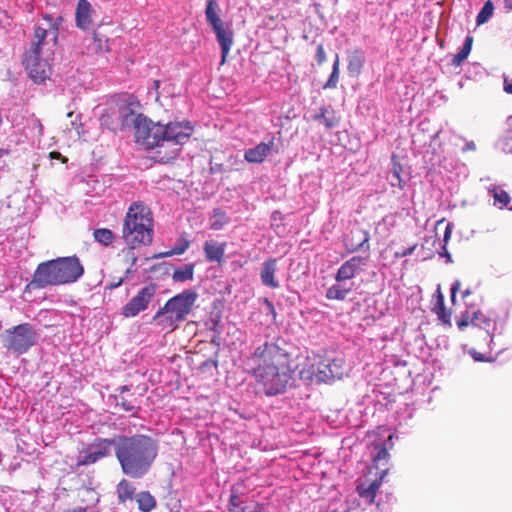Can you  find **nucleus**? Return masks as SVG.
I'll return each mask as SVG.
<instances>
[{
  "instance_id": "31",
  "label": "nucleus",
  "mask_w": 512,
  "mask_h": 512,
  "mask_svg": "<svg viewBox=\"0 0 512 512\" xmlns=\"http://www.w3.org/2000/svg\"><path fill=\"white\" fill-rule=\"evenodd\" d=\"M471 325L488 331L491 326V319L479 310H472Z\"/></svg>"
},
{
  "instance_id": "22",
  "label": "nucleus",
  "mask_w": 512,
  "mask_h": 512,
  "mask_svg": "<svg viewBox=\"0 0 512 512\" xmlns=\"http://www.w3.org/2000/svg\"><path fill=\"white\" fill-rule=\"evenodd\" d=\"M136 488L132 482L123 478L116 486L117 500L119 504H125L128 500L131 501L134 497Z\"/></svg>"
},
{
  "instance_id": "20",
  "label": "nucleus",
  "mask_w": 512,
  "mask_h": 512,
  "mask_svg": "<svg viewBox=\"0 0 512 512\" xmlns=\"http://www.w3.org/2000/svg\"><path fill=\"white\" fill-rule=\"evenodd\" d=\"M353 283L347 281L337 282L326 290V298L329 300H344L352 291Z\"/></svg>"
},
{
  "instance_id": "59",
  "label": "nucleus",
  "mask_w": 512,
  "mask_h": 512,
  "mask_svg": "<svg viewBox=\"0 0 512 512\" xmlns=\"http://www.w3.org/2000/svg\"><path fill=\"white\" fill-rule=\"evenodd\" d=\"M230 45H231V40L228 38V36L226 35V46H225V49H226V54L228 53V50L230 48Z\"/></svg>"
},
{
  "instance_id": "38",
  "label": "nucleus",
  "mask_w": 512,
  "mask_h": 512,
  "mask_svg": "<svg viewBox=\"0 0 512 512\" xmlns=\"http://www.w3.org/2000/svg\"><path fill=\"white\" fill-rule=\"evenodd\" d=\"M43 20H45L47 22L48 27L45 28L47 30V32L49 30L53 31L54 37H56L58 34V29H59V22L57 20H55L51 14H44Z\"/></svg>"
},
{
  "instance_id": "6",
  "label": "nucleus",
  "mask_w": 512,
  "mask_h": 512,
  "mask_svg": "<svg viewBox=\"0 0 512 512\" xmlns=\"http://www.w3.org/2000/svg\"><path fill=\"white\" fill-rule=\"evenodd\" d=\"M198 295L191 289L170 298L153 317L157 326L170 332L174 331L180 322H183L191 313Z\"/></svg>"
},
{
  "instance_id": "55",
  "label": "nucleus",
  "mask_w": 512,
  "mask_h": 512,
  "mask_svg": "<svg viewBox=\"0 0 512 512\" xmlns=\"http://www.w3.org/2000/svg\"><path fill=\"white\" fill-rule=\"evenodd\" d=\"M505 8L512 10V0H504Z\"/></svg>"
},
{
  "instance_id": "51",
  "label": "nucleus",
  "mask_w": 512,
  "mask_h": 512,
  "mask_svg": "<svg viewBox=\"0 0 512 512\" xmlns=\"http://www.w3.org/2000/svg\"><path fill=\"white\" fill-rule=\"evenodd\" d=\"M504 91L508 94H512V81H508L507 79H505Z\"/></svg>"
},
{
  "instance_id": "29",
  "label": "nucleus",
  "mask_w": 512,
  "mask_h": 512,
  "mask_svg": "<svg viewBox=\"0 0 512 512\" xmlns=\"http://www.w3.org/2000/svg\"><path fill=\"white\" fill-rule=\"evenodd\" d=\"M314 119L319 123L325 125L327 128H333L338 124V119L333 111L328 108H320V113L314 116Z\"/></svg>"
},
{
  "instance_id": "40",
  "label": "nucleus",
  "mask_w": 512,
  "mask_h": 512,
  "mask_svg": "<svg viewBox=\"0 0 512 512\" xmlns=\"http://www.w3.org/2000/svg\"><path fill=\"white\" fill-rule=\"evenodd\" d=\"M233 330V334L235 335V338H236V341L240 343V345L242 344V339H243V333L238 330L234 325H226V331L230 334L231 331Z\"/></svg>"
},
{
  "instance_id": "46",
  "label": "nucleus",
  "mask_w": 512,
  "mask_h": 512,
  "mask_svg": "<svg viewBox=\"0 0 512 512\" xmlns=\"http://www.w3.org/2000/svg\"><path fill=\"white\" fill-rule=\"evenodd\" d=\"M124 279L123 278H118V279H113L108 285H107V288L112 290V289H115L117 287H119L122 283H123Z\"/></svg>"
},
{
  "instance_id": "63",
  "label": "nucleus",
  "mask_w": 512,
  "mask_h": 512,
  "mask_svg": "<svg viewBox=\"0 0 512 512\" xmlns=\"http://www.w3.org/2000/svg\"><path fill=\"white\" fill-rule=\"evenodd\" d=\"M451 300H452V302H454L456 300V294L451 293Z\"/></svg>"
},
{
  "instance_id": "64",
  "label": "nucleus",
  "mask_w": 512,
  "mask_h": 512,
  "mask_svg": "<svg viewBox=\"0 0 512 512\" xmlns=\"http://www.w3.org/2000/svg\"><path fill=\"white\" fill-rule=\"evenodd\" d=\"M367 241H368V235L366 234L363 243L367 242Z\"/></svg>"
},
{
  "instance_id": "19",
  "label": "nucleus",
  "mask_w": 512,
  "mask_h": 512,
  "mask_svg": "<svg viewBox=\"0 0 512 512\" xmlns=\"http://www.w3.org/2000/svg\"><path fill=\"white\" fill-rule=\"evenodd\" d=\"M277 270V260L276 259H269L268 261L264 262L261 272H260V278L262 283L265 286L277 288L279 287V282L275 280L274 275Z\"/></svg>"
},
{
  "instance_id": "3",
  "label": "nucleus",
  "mask_w": 512,
  "mask_h": 512,
  "mask_svg": "<svg viewBox=\"0 0 512 512\" xmlns=\"http://www.w3.org/2000/svg\"><path fill=\"white\" fill-rule=\"evenodd\" d=\"M83 274L84 267L77 256L58 257L38 264L27 287L43 289L71 284Z\"/></svg>"
},
{
  "instance_id": "23",
  "label": "nucleus",
  "mask_w": 512,
  "mask_h": 512,
  "mask_svg": "<svg viewBox=\"0 0 512 512\" xmlns=\"http://www.w3.org/2000/svg\"><path fill=\"white\" fill-rule=\"evenodd\" d=\"M135 499L141 512H151L156 507V499L148 491L139 492L136 494Z\"/></svg>"
},
{
  "instance_id": "43",
  "label": "nucleus",
  "mask_w": 512,
  "mask_h": 512,
  "mask_svg": "<svg viewBox=\"0 0 512 512\" xmlns=\"http://www.w3.org/2000/svg\"><path fill=\"white\" fill-rule=\"evenodd\" d=\"M389 454L386 449H381L377 455L374 457L375 462L385 461L388 458Z\"/></svg>"
},
{
  "instance_id": "36",
  "label": "nucleus",
  "mask_w": 512,
  "mask_h": 512,
  "mask_svg": "<svg viewBox=\"0 0 512 512\" xmlns=\"http://www.w3.org/2000/svg\"><path fill=\"white\" fill-rule=\"evenodd\" d=\"M493 11H494L493 3L490 0L486 1L483 5L482 9L480 10V12L477 15V19H476L477 25H482V24L486 23L491 18Z\"/></svg>"
},
{
  "instance_id": "35",
  "label": "nucleus",
  "mask_w": 512,
  "mask_h": 512,
  "mask_svg": "<svg viewBox=\"0 0 512 512\" xmlns=\"http://www.w3.org/2000/svg\"><path fill=\"white\" fill-rule=\"evenodd\" d=\"M189 246H190V241L187 240L186 238H181L179 240L178 244H176L170 251L163 252L155 257L158 258V257H169L172 255H181L189 248Z\"/></svg>"
},
{
  "instance_id": "49",
  "label": "nucleus",
  "mask_w": 512,
  "mask_h": 512,
  "mask_svg": "<svg viewBox=\"0 0 512 512\" xmlns=\"http://www.w3.org/2000/svg\"><path fill=\"white\" fill-rule=\"evenodd\" d=\"M476 150V144L473 141L466 142L465 146L463 147V151H474Z\"/></svg>"
},
{
  "instance_id": "15",
  "label": "nucleus",
  "mask_w": 512,
  "mask_h": 512,
  "mask_svg": "<svg viewBox=\"0 0 512 512\" xmlns=\"http://www.w3.org/2000/svg\"><path fill=\"white\" fill-rule=\"evenodd\" d=\"M387 474V470H382L376 474L374 479H368L357 486V491L362 498H365L369 503H373L377 491L382 485L383 479Z\"/></svg>"
},
{
  "instance_id": "61",
  "label": "nucleus",
  "mask_w": 512,
  "mask_h": 512,
  "mask_svg": "<svg viewBox=\"0 0 512 512\" xmlns=\"http://www.w3.org/2000/svg\"><path fill=\"white\" fill-rule=\"evenodd\" d=\"M468 295H470V290L467 289L463 292V298H466Z\"/></svg>"
},
{
  "instance_id": "44",
  "label": "nucleus",
  "mask_w": 512,
  "mask_h": 512,
  "mask_svg": "<svg viewBox=\"0 0 512 512\" xmlns=\"http://www.w3.org/2000/svg\"><path fill=\"white\" fill-rule=\"evenodd\" d=\"M317 61L321 64L326 59V54L322 45L318 46L316 53Z\"/></svg>"
},
{
  "instance_id": "47",
  "label": "nucleus",
  "mask_w": 512,
  "mask_h": 512,
  "mask_svg": "<svg viewBox=\"0 0 512 512\" xmlns=\"http://www.w3.org/2000/svg\"><path fill=\"white\" fill-rule=\"evenodd\" d=\"M51 159H60L63 163L67 162V158L64 157L60 152L52 151L49 154Z\"/></svg>"
},
{
  "instance_id": "42",
  "label": "nucleus",
  "mask_w": 512,
  "mask_h": 512,
  "mask_svg": "<svg viewBox=\"0 0 512 512\" xmlns=\"http://www.w3.org/2000/svg\"><path fill=\"white\" fill-rule=\"evenodd\" d=\"M452 227H453L452 223H448L446 225L445 232H444V237H443V241H444L443 249H445L446 244L448 243L449 239L451 238Z\"/></svg>"
},
{
  "instance_id": "13",
  "label": "nucleus",
  "mask_w": 512,
  "mask_h": 512,
  "mask_svg": "<svg viewBox=\"0 0 512 512\" xmlns=\"http://www.w3.org/2000/svg\"><path fill=\"white\" fill-rule=\"evenodd\" d=\"M219 8L216 0H207V6L205 10L206 20L212 26L216 33L218 43L221 48V60L220 65L224 64V29L221 25V20L217 16V9Z\"/></svg>"
},
{
  "instance_id": "57",
  "label": "nucleus",
  "mask_w": 512,
  "mask_h": 512,
  "mask_svg": "<svg viewBox=\"0 0 512 512\" xmlns=\"http://www.w3.org/2000/svg\"><path fill=\"white\" fill-rule=\"evenodd\" d=\"M439 306H440L441 311L444 310L443 296L440 292H439Z\"/></svg>"
},
{
  "instance_id": "34",
  "label": "nucleus",
  "mask_w": 512,
  "mask_h": 512,
  "mask_svg": "<svg viewBox=\"0 0 512 512\" xmlns=\"http://www.w3.org/2000/svg\"><path fill=\"white\" fill-rule=\"evenodd\" d=\"M472 42L473 38L471 36H467L461 50L455 55L453 59V63L455 65H460L461 62H463L468 57L471 52Z\"/></svg>"
},
{
  "instance_id": "28",
  "label": "nucleus",
  "mask_w": 512,
  "mask_h": 512,
  "mask_svg": "<svg viewBox=\"0 0 512 512\" xmlns=\"http://www.w3.org/2000/svg\"><path fill=\"white\" fill-rule=\"evenodd\" d=\"M115 234L108 228H98L93 232L94 240L104 247L110 246L115 240Z\"/></svg>"
},
{
  "instance_id": "10",
  "label": "nucleus",
  "mask_w": 512,
  "mask_h": 512,
  "mask_svg": "<svg viewBox=\"0 0 512 512\" xmlns=\"http://www.w3.org/2000/svg\"><path fill=\"white\" fill-rule=\"evenodd\" d=\"M112 439L97 438L83 448L77 458L76 467L89 466L110 455Z\"/></svg>"
},
{
  "instance_id": "50",
  "label": "nucleus",
  "mask_w": 512,
  "mask_h": 512,
  "mask_svg": "<svg viewBox=\"0 0 512 512\" xmlns=\"http://www.w3.org/2000/svg\"><path fill=\"white\" fill-rule=\"evenodd\" d=\"M469 353L476 361H484L485 360L484 357L475 350H471Z\"/></svg>"
},
{
  "instance_id": "60",
  "label": "nucleus",
  "mask_w": 512,
  "mask_h": 512,
  "mask_svg": "<svg viewBox=\"0 0 512 512\" xmlns=\"http://www.w3.org/2000/svg\"><path fill=\"white\" fill-rule=\"evenodd\" d=\"M261 507L256 506L253 510H250L249 512H261Z\"/></svg>"
},
{
  "instance_id": "52",
  "label": "nucleus",
  "mask_w": 512,
  "mask_h": 512,
  "mask_svg": "<svg viewBox=\"0 0 512 512\" xmlns=\"http://www.w3.org/2000/svg\"><path fill=\"white\" fill-rule=\"evenodd\" d=\"M461 287V283L459 280H456L453 284H452V287H451V293L452 294H456L459 289Z\"/></svg>"
},
{
  "instance_id": "17",
  "label": "nucleus",
  "mask_w": 512,
  "mask_h": 512,
  "mask_svg": "<svg viewBox=\"0 0 512 512\" xmlns=\"http://www.w3.org/2000/svg\"><path fill=\"white\" fill-rule=\"evenodd\" d=\"M274 146V138L271 137L268 142H261L255 147L247 149L244 158L250 163H261L270 154Z\"/></svg>"
},
{
  "instance_id": "7",
  "label": "nucleus",
  "mask_w": 512,
  "mask_h": 512,
  "mask_svg": "<svg viewBox=\"0 0 512 512\" xmlns=\"http://www.w3.org/2000/svg\"><path fill=\"white\" fill-rule=\"evenodd\" d=\"M46 37L47 30L36 26L29 47L24 51L21 60L29 77L35 83L44 82L50 75L49 61L43 56V49L47 44Z\"/></svg>"
},
{
  "instance_id": "2",
  "label": "nucleus",
  "mask_w": 512,
  "mask_h": 512,
  "mask_svg": "<svg viewBox=\"0 0 512 512\" xmlns=\"http://www.w3.org/2000/svg\"><path fill=\"white\" fill-rule=\"evenodd\" d=\"M112 442L123 474L132 479H141L150 471L159 449L155 439L143 434L117 435Z\"/></svg>"
},
{
  "instance_id": "39",
  "label": "nucleus",
  "mask_w": 512,
  "mask_h": 512,
  "mask_svg": "<svg viewBox=\"0 0 512 512\" xmlns=\"http://www.w3.org/2000/svg\"><path fill=\"white\" fill-rule=\"evenodd\" d=\"M471 318H472V311L467 310L465 314L462 316V318L457 322V325L460 329H463L464 327H467L471 324Z\"/></svg>"
},
{
  "instance_id": "30",
  "label": "nucleus",
  "mask_w": 512,
  "mask_h": 512,
  "mask_svg": "<svg viewBox=\"0 0 512 512\" xmlns=\"http://www.w3.org/2000/svg\"><path fill=\"white\" fill-rule=\"evenodd\" d=\"M339 73H340V59L339 56L336 54L333 66H332V72L327 80V82L324 84V89H334L337 87L339 82Z\"/></svg>"
},
{
  "instance_id": "21",
  "label": "nucleus",
  "mask_w": 512,
  "mask_h": 512,
  "mask_svg": "<svg viewBox=\"0 0 512 512\" xmlns=\"http://www.w3.org/2000/svg\"><path fill=\"white\" fill-rule=\"evenodd\" d=\"M203 250L207 261L221 262L224 255V244L213 239L207 240Z\"/></svg>"
},
{
  "instance_id": "33",
  "label": "nucleus",
  "mask_w": 512,
  "mask_h": 512,
  "mask_svg": "<svg viewBox=\"0 0 512 512\" xmlns=\"http://www.w3.org/2000/svg\"><path fill=\"white\" fill-rule=\"evenodd\" d=\"M116 406L120 407L125 412H132L133 415L138 411L134 400L127 399L123 394L115 395Z\"/></svg>"
},
{
  "instance_id": "41",
  "label": "nucleus",
  "mask_w": 512,
  "mask_h": 512,
  "mask_svg": "<svg viewBox=\"0 0 512 512\" xmlns=\"http://www.w3.org/2000/svg\"><path fill=\"white\" fill-rule=\"evenodd\" d=\"M391 185L398 186L400 188H402V186H403L402 180L400 178L399 170H397L396 168H394V171H393V175L391 178Z\"/></svg>"
},
{
  "instance_id": "16",
  "label": "nucleus",
  "mask_w": 512,
  "mask_h": 512,
  "mask_svg": "<svg viewBox=\"0 0 512 512\" xmlns=\"http://www.w3.org/2000/svg\"><path fill=\"white\" fill-rule=\"evenodd\" d=\"M317 368H319V356H306L300 359L296 366L299 377L305 381H317Z\"/></svg>"
},
{
  "instance_id": "37",
  "label": "nucleus",
  "mask_w": 512,
  "mask_h": 512,
  "mask_svg": "<svg viewBox=\"0 0 512 512\" xmlns=\"http://www.w3.org/2000/svg\"><path fill=\"white\" fill-rule=\"evenodd\" d=\"M134 249L135 248L127 246V248L122 250V254L125 257V260L129 263V268L127 269V272H129L137 262V256L134 253Z\"/></svg>"
},
{
  "instance_id": "12",
  "label": "nucleus",
  "mask_w": 512,
  "mask_h": 512,
  "mask_svg": "<svg viewBox=\"0 0 512 512\" xmlns=\"http://www.w3.org/2000/svg\"><path fill=\"white\" fill-rule=\"evenodd\" d=\"M347 373V365L342 358L323 359L319 356V368H317V381L329 382L341 379Z\"/></svg>"
},
{
  "instance_id": "9",
  "label": "nucleus",
  "mask_w": 512,
  "mask_h": 512,
  "mask_svg": "<svg viewBox=\"0 0 512 512\" xmlns=\"http://www.w3.org/2000/svg\"><path fill=\"white\" fill-rule=\"evenodd\" d=\"M121 123L123 127L133 125L138 141L143 140L148 147H158V138L152 135L155 124H152L143 114H137L131 109H126V112L121 116Z\"/></svg>"
},
{
  "instance_id": "14",
  "label": "nucleus",
  "mask_w": 512,
  "mask_h": 512,
  "mask_svg": "<svg viewBox=\"0 0 512 512\" xmlns=\"http://www.w3.org/2000/svg\"><path fill=\"white\" fill-rule=\"evenodd\" d=\"M367 264V259L361 256H353L345 261L337 270L335 280L343 282L353 279Z\"/></svg>"
},
{
  "instance_id": "48",
  "label": "nucleus",
  "mask_w": 512,
  "mask_h": 512,
  "mask_svg": "<svg viewBox=\"0 0 512 512\" xmlns=\"http://www.w3.org/2000/svg\"><path fill=\"white\" fill-rule=\"evenodd\" d=\"M415 247L416 246L409 247V248L403 250L401 253H397L396 255L398 257H405V256H408V255H411L414 252Z\"/></svg>"
},
{
  "instance_id": "53",
  "label": "nucleus",
  "mask_w": 512,
  "mask_h": 512,
  "mask_svg": "<svg viewBox=\"0 0 512 512\" xmlns=\"http://www.w3.org/2000/svg\"><path fill=\"white\" fill-rule=\"evenodd\" d=\"M64 512H87V508L86 507H76L73 509L65 510Z\"/></svg>"
},
{
  "instance_id": "45",
  "label": "nucleus",
  "mask_w": 512,
  "mask_h": 512,
  "mask_svg": "<svg viewBox=\"0 0 512 512\" xmlns=\"http://www.w3.org/2000/svg\"><path fill=\"white\" fill-rule=\"evenodd\" d=\"M152 88L155 91V99L159 100V98L161 96V92L159 90L160 89V81L159 80H154L153 83H152Z\"/></svg>"
},
{
  "instance_id": "8",
  "label": "nucleus",
  "mask_w": 512,
  "mask_h": 512,
  "mask_svg": "<svg viewBox=\"0 0 512 512\" xmlns=\"http://www.w3.org/2000/svg\"><path fill=\"white\" fill-rule=\"evenodd\" d=\"M39 334L30 323H22L5 330L3 346L17 355H22L37 344Z\"/></svg>"
},
{
  "instance_id": "32",
  "label": "nucleus",
  "mask_w": 512,
  "mask_h": 512,
  "mask_svg": "<svg viewBox=\"0 0 512 512\" xmlns=\"http://www.w3.org/2000/svg\"><path fill=\"white\" fill-rule=\"evenodd\" d=\"M194 274V266L192 264H187L183 268L177 269L173 273V280L176 282H184L187 280H191Z\"/></svg>"
},
{
  "instance_id": "5",
  "label": "nucleus",
  "mask_w": 512,
  "mask_h": 512,
  "mask_svg": "<svg viewBox=\"0 0 512 512\" xmlns=\"http://www.w3.org/2000/svg\"><path fill=\"white\" fill-rule=\"evenodd\" d=\"M193 133V126L190 122H169L166 125L155 124L152 135L158 138L157 154L163 162L174 159L179 153L180 145L185 144Z\"/></svg>"
},
{
  "instance_id": "26",
  "label": "nucleus",
  "mask_w": 512,
  "mask_h": 512,
  "mask_svg": "<svg viewBox=\"0 0 512 512\" xmlns=\"http://www.w3.org/2000/svg\"><path fill=\"white\" fill-rule=\"evenodd\" d=\"M364 62L363 54L359 51H354L348 57V72L351 76H358L361 72Z\"/></svg>"
},
{
  "instance_id": "24",
  "label": "nucleus",
  "mask_w": 512,
  "mask_h": 512,
  "mask_svg": "<svg viewBox=\"0 0 512 512\" xmlns=\"http://www.w3.org/2000/svg\"><path fill=\"white\" fill-rule=\"evenodd\" d=\"M489 193L494 199V206L498 207L499 209L507 207V205L510 203L511 198L509 194L499 186L490 187Z\"/></svg>"
},
{
  "instance_id": "27",
  "label": "nucleus",
  "mask_w": 512,
  "mask_h": 512,
  "mask_svg": "<svg viewBox=\"0 0 512 512\" xmlns=\"http://www.w3.org/2000/svg\"><path fill=\"white\" fill-rule=\"evenodd\" d=\"M238 490L233 488L229 501V512H245L248 506L247 498L244 495H237Z\"/></svg>"
},
{
  "instance_id": "56",
  "label": "nucleus",
  "mask_w": 512,
  "mask_h": 512,
  "mask_svg": "<svg viewBox=\"0 0 512 512\" xmlns=\"http://www.w3.org/2000/svg\"><path fill=\"white\" fill-rule=\"evenodd\" d=\"M211 227L214 228V229H220L221 228V223H219L217 220H214L211 223Z\"/></svg>"
},
{
  "instance_id": "11",
  "label": "nucleus",
  "mask_w": 512,
  "mask_h": 512,
  "mask_svg": "<svg viewBox=\"0 0 512 512\" xmlns=\"http://www.w3.org/2000/svg\"><path fill=\"white\" fill-rule=\"evenodd\" d=\"M155 294L156 286L154 284L144 286L122 307L121 314L125 318L137 316L140 312L145 311L148 308V305L155 297Z\"/></svg>"
},
{
  "instance_id": "1",
  "label": "nucleus",
  "mask_w": 512,
  "mask_h": 512,
  "mask_svg": "<svg viewBox=\"0 0 512 512\" xmlns=\"http://www.w3.org/2000/svg\"><path fill=\"white\" fill-rule=\"evenodd\" d=\"M244 369L253 375L266 395L283 393L291 385L290 356L276 344L257 347L244 362Z\"/></svg>"
},
{
  "instance_id": "62",
  "label": "nucleus",
  "mask_w": 512,
  "mask_h": 512,
  "mask_svg": "<svg viewBox=\"0 0 512 512\" xmlns=\"http://www.w3.org/2000/svg\"><path fill=\"white\" fill-rule=\"evenodd\" d=\"M128 390L129 389H128L127 386H123V387H121V393L120 394H122L123 392L128 391Z\"/></svg>"
},
{
  "instance_id": "58",
  "label": "nucleus",
  "mask_w": 512,
  "mask_h": 512,
  "mask_svg": "<svg viewBox=\"0 0 512 512\" xmlns=\"http://www.w3.org/2000/svg\"><path fill=\"white\" fill-rule=\"evenodd\" d=\"M443 256H445L447 258V261L448 262H451V255L450 253L446 250V248L444 249V253L442 254Z\"/></svg>"
},
{
  "instance_id": "4",
  "label": "nucleus",
  "mask_w": 512,
  "mask_h": 512,
  "mask_svg": "<svg viewBox=\"0 0 512 512\" xmlns=\"http://www.w3.org/2000/svg\"><path fill=\"white\" fill-rule=\"evenodd\" d=\"M153 214L142 201L133 202L124 217L122 239L127 246L138 248L150 245L154 234Z\"/></svg>"
},
{
  "instance_id": "54",
  "label": "nucleus",
  "mask_w": 512,
  "mask_h": 512,
  "mask_svg": "<svg viewBox=\"0 0 512 512\" xmlns=\"http://www.w3.org/2000/svg\"><path fill=\"white\" fill-rule=\"evenodd\" d=\"M35 125L37 126V128L39 130V135L41 136L42 135V131H43V126H42L40 120L36 119L35 120Z\"/></svg>"
},
{
  "instance_id": "25",
  "label": "nucleus",
  "mask_w": 512,
  "mask_h": 512,
  "mask_svg": "<svg viewBox=\"0 0 512 512\" xmlns=\"http://www.w3.org/2000/svg\"><path fill=\"white\" fill-rule=\"evenodd\" d=\"M91 48L95 53L99 54L110 51L108 38L106 34L102 33L99 29L95 30L93 33V42L91 44Z\"/></svg>"
},
{
  "instance_id": "18",
  "label": "nucleus",
  "mask_w": 512,
  "mask_h": 512,
  "mask_svg": "<svg viewBox=\"0 0 512 512\" xmlns=\"http://www.w3.org/2000/svg\"><path fill=\"white\" fill-rule=\"evenodd\" d=\"M92 6L87 0H78L76 8V24L82 29H89L92 25Z\"/></svg>"
}]
</instances>
